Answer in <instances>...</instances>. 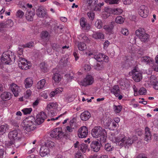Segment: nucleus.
<instances>
[{
    "label": "nucleus",
    "instance_id": "nucleus-1",
    "mask_svg": "<svg viewBox=\"0 0 158 158\" xmlns=\"http://www.w3.org/2000/svg\"><path fill=\"white\" fill-rule=\"evenodd\" d=\"M109 139L118 145L124 146L128 149L133 143V140L129 138H127L122 135L117 136L114 133H111L109 137Z\"/></svg>",
    "mask_w": 158,
    "mask_h": 158
},
{
    "label": "nucleus",
    "instance_id": "nucleus-2",
    "mask_svg": "<svg viewBox=\"0 0 158 158\" xmlns=\"http://www.w3.org/2000/svg\"><path fill=\"white\" fill-rule=\"evenodd\" d=\"M91 134L95 138L99 137L100 142H105L106 139L107 133L104 129L100 126H96L92 130Z\"/></svg>",
    "mask_w": 158,
    "mask_h": 158
},
{
    "label": "nucleus",
    "instance_id": "nucleus-3",
    "mask_svg": "<svg viewBox=\"0 0 158 158\" xmlns=\"http://www.w3.org/2000/svg\"><path fill=\"white\" fill-rule=\"evenodd\" d=\"M8 136L10 140L9 142L10 145L14 144L15 147L17 148L19 145H15L17 142V140H20L22 138L20 131L19 130H15L10 131L8 133Z\"/></svg>",
    "mask_w": 158,
    "mask_h": 158
},
{
    "label": "nucleus",
    "instance_id": "nucleus-4",
    "mask_svg": "<svg viewBox=\"0 0 158 158\" xmlns=\"http://www.w3.org/2000/svg\"><path fill=\"white\" fill-rule=\"evenodd\" d=\"M35 118L33 116L26 118L23 121V124L26 130L30 132L35 130L37 127L35 124Z\"/></svg>",
    "mask_w": 158,
    "mask_h": 158
},
{
    "label": "nucleus",
    "instance_id": "nucleus-5",
    "mask_svg": "<svg viewBox=\"0 0 158 158\" xmlns=\"http://www.w3.org/2000/svg\"><path fill=\"white\" fill-rule=\"evenodd\" d=\"M15 56L10 51H8L3 52L1 57L2 63L5 64H11L15 60Z\"/></svg>",
    "mask_w": 158,
    "mask_h": 158
},
{
    "label": "nucleus",
    "instance_id": "nucleus-6",
    "mask_svg": "<svg viewBox=\"0 0 158 158\" xmlns=\"http://www.w3.org/2000/svg\"><path fill=\"white\" fill-rule=\"evenodd\" d=\"M26 7L23 6V7L27 9V12L26 14V18L28 21H32L33 20V17L35 15V7L32 6L31 4L27 3L26 4Z\"/></svg>",
    "mask_w": 158,
    "mask_h": 158
},
{
    "label": "nucleus",
    "instance_id": "nucleus-7",
    "mask_svg": "<svg viewBox=\"0 0 158 158\" xmlns=\"http://www.w3.org/2000/svg\"><path fill=\"white\" fill-rule=\"evenodd\" d=\"M88 8L90 10H94L95 11H100L101 7L104 5V3H98V0H88Z\"/></svg>",
    "mask_w": 158,
    "mask_h": 158
},
{
    "label": "nucleus",
    "instance_id": "nucleus-8",
    "mask_svg": "<svg viewBox=\"0 0 158 158\" xmlns=\"http://www.w3.org/2000/svg\"><path fill=\"white\" fill-rule=\"evenodd\" d=\"M135 34L142 42H145L149 40V35L145 32L143 28H139L137 30L135 31Z\"/></svg>",
    "mask_w": 158,
    "mask_h": 158
},
{
    "label": "nucleus",
    "instance_id": "nucleus-9",
    "mask_svg": "<svg viewBox=\"0 0 158 158\" xmlns=\"http://www.w3.org/2000/svg\"><path fill=\"white\" fill-rule=\"evenodd\" d=\"M65 135L64 133L62 131L61 128L59 127L54 129L51 131L50 134L51 137L56 139L61 138Z\"/></svg>",
    "mask_w": 158,
    "mask_h": 158
},
{
    "label": "nucleus",
    "instance_id": "nucleus-10",
    "mask_svg": "<svg viewBox=\"0 0 158 158\" xmlns=\"http://www.w3.org/2000/svg\"><path fill=\"white\" fill-rule=\"evenodd\" d=\"M94 79L91 75H87L86 77L81 81L79 84L82 86H86L91 85L93 82Z\"/></svg>",
    "mask_w": 158,
    "mask_h": 158
},
{
    "label": "nucleus",
    "instance_id": "nucleus-11",
    "mask_svg": "<svg viewBox=\"0 0 158 158\" xmlns=\"http://www.w3.org/2000/svg\"><path fill=\"white\" fill-rule=\"evenodd\" d=\"M25 61H27V60L25 59L22 57L19 58L18 62L19 66L21 69L24 70H27L31 67L29 65H28L27 62H25Z\"/></svg>",
    "mask_w": 158,
    "mask_h": 158
},
{
    "label": "nucleus",
    "instance_id": "nucleus-12",
    "mask_svg": "<svg viewBox=\"0 0 158 158\" xmlns=\"http://www.w3.org/2000/svg\"><path fill=\"white\" fill-rule=\"evenodd\" d=\"M88 133V128L86 126H82L80 128L78 131V135L79 138H85Z\"/></svg>",
    "mask_w": 158,
    "mask_h": 158
},
{
    "label": "nucleus",
    "instance_id": "nucleus-13",
    "mask_svg": "<svg viewBox=\"0 0 158 158\" xmlns=\"http://www.w3.org/2000/svg\"><path fill=\"white\" fill-rule=\"evenodd\" d=\"M132 73L133 74V78L135 82H139L142 79V73L137 71L136 69H135L132 71Z\"/></svg>",
    "mask_w": 158,
    "mask_h": 158
},
{
    "label": "nucleus",
    "instance_id": "nucleus-14",
    "mask_svg": "<svg viewBox=\"0 0 158 158\" xmlns=\"http://www.w3.org/2000/svg\"><path fill=\"white\" fill-rule=\"evenodd\" d=\"M138 12L141 16L146 18L148 15V8L144 5H142L139 7Z\"/></svg>",
    "mask_w": 158,
    "mask_h": 158
},
{
    "label": "nucleus",
    "instance_id": "nucleus-15",
    "mask_svg": "<svg viewBox=\"0 0 158 158\" xmlns=\"http://www.w3.org/2000/svg\"><path fill=\"white\" fill-rule=\"evenodd\" d=\"M36 14L40 18H43L47 16L46 10L42 6L38 7L36 10Z\"/></svg>",
    "mask_w": 158,
    "mask_h": 158
},
{
    "label": "nucleus",
    "instance_id": "nucleus-16",
    "mask_svg": "<svg viewBox=\"0 0 158 158\" xmlns=\"http://www.w3.org/2000/svg\"><path fill=\"white\" fill-rule=\"evenodd\" d=\"M102 143H100L97 141H92L90 143V147L92 151L96 152H98L101 148L100 144Z\"/></svg>",
    "mask_w": 158,
    "mask_h": 158
},
{
    "label": "nucleus",
    "instance_id": "nucleus-17",
    "mask_svg": "<svg viewBox=\"0 0 158 158\" xmlns=\"http://www.w3.org/2000/svg\"><path fill=\"white\" fill-rule=\"evenodd\" d=\"M11 89L15 97L19 96L20 92V89L19 87L15 84H12L11 86Z\"/></svg>",
    "mask_w": 158,
    "mask_h": 158
},
{
    "label": "nucleus",
    "instance_id": "nucleus-18",
    "mask_svg": "<svg viewBox=\"0 0 158 158\" xmlns=\"http://www.w3.org/2000/svg\"><path fill=\"white\" fill-rule=\"evenodd\" d=\"M91 117V114L88 111H85L81 113L80 117L81 120L86 121L88 120Z\"/></svg>",
    "mask_w": 158,
    "mask_h": 158
},
{
    "label": "nucleus",
    "instance_id": "nucleus-19",
    "mask_svg": "<svg viewBox=\"0 0 158 158\" xmlns=\"http://www.w3.org/2000/svg\"><path fill=\"white\" fill-rule=\"evenodd\" d=\"M49 148L47 146L43 145L40 148V154L41 156L44 157L49 154Z\"/></svg>",
    "mask_w": 158,
    "mask_h": 158
},
{
    "label": "nucleus",
    "instance_id": "nucleus-20",
    "mask_svg": "<svg viewBox=\"0 0 158 158\" xmlns=\"http://www.w3.org/2000/svg\"><path fill=\"white\" fill-rule=\"evenodd\" d=\"M111 93L117 97L120 94V91L118 85H114L112 88L110 89Z\"/></svg>",
    "mask_w": 158,
    "mask_h": 158
},
{
    "label": "nucleus",
    "instance_id": "nucleus-21",
    "mask_svg": "<svg viewBox=\"0 0 158 158\" xmlns=\"http://www.w3.org/2000/svg\"><path fill=\"white\" fill-rule=\"evenodd\" d=\"M84 18H81L80 20V24L83 28H84L85 30H88L90 29V26L89 24H87Z\"/></svg>",
    "mask_w": 158,
    "mask_h": 158
},
{
    "label": "nucleus",
    "instance_id": "nucleus-22",
    "mask_svg": "<svg viewBox=\"0 0 158 158\" xmlns=\"http://www.w3.org/2000/svg\"><path fill=\"white\" fill-rule=\"evenodd\" d=\"M151 134L149 128L146 127L145 128L144 140L147 141L151 139Z\"/></svg>",
    "mask_w": 158,
    "mask_h": 158
},
{
    "label": "nucleus",
    "instance_id": "nucleus-23",
    "mask_svg": "<svg viewBox=\"0 0 158 158\" xmlns=\"http://www.w3.org/2000/svg\"><path fill=\"white\" fill-rule=\"evenodd\" d=\"M11 94L9 92H4L1 95V98L3 101L9 100L11 98Z\"/></svg>",
    "mask_w": 158,
    "mask_h": 158
},
{
    "label": "nucleus",
    "instance_id": "nucleus-24",
    "mask_svg": "<svg viewBox=\"0 0 158 158\" xmlns=\"http://www.w3.org/2000/svg\"><path fill=\"white\" fill-rule=\"evenodd\" d=\"M9 129L8 125L6 124L0 126V135L5 133Z\"/></svg>",
    "mask_w": 158,
    "mask_h": 158
},
{
    "label": "nucleus",
    "instance_id": "nucleus-25",
    "mask_svg": "<svg viewBox=\"0 0 158 158\" xmlns=\"http://www.w3.org/2000/svg\"><path fill=\"white\" fill-rule=\"evenodd\" d=\"M57 107V105L56 103H50L47 105L45 111H46V110L49 111L50 110H56Z\"/></svg>",
    "mask_w": 158,
    "mask_h": 158
},
{
    "label": "nucleus",
    "instance_id": "nucleus-26",
    "mask_svg": "<svg viewBox=\"0 0 158 158\" xmlns=\"http://www.w3.org/2000/svg\"><path fill=\"white\" fill-rule=\"evenodd\" d=\"M140 60L142 62L146 64H150L152 62V60L148 56L142 57H141Z\"/></svg>",
    "mask_w": 158,
    "mask_h": 158
},
{
    "label": "nucleus",
    "instance_id": "nucleus-27",
    "mask_svg": "<svg viewBox=\"0 0 158 158\" xmlns=\"http://www.w3.org/2000/svg\"><path fill=\"white\" fill-rule=\"evenodd\" d=\"M92 37L96 39H103L104 36L103 34L100 32H95L92 35Z\"/></svg>",
    "mask_w": 158,
    "mask_h": 158
},
{
    "label": "nucleus",
    "instance_id": "nucleus-28",
    "mask_svg": "<svg viewBox=\"0 0 158 158\" xmlns=\"http://www.w3.org/2000/svg\"><path fill=\"white\" fill-rule=\"evenodd\" d=\"M103 28L107 32L111 33L113 32L114 25L111 23L110 24L104 25L103 27Z\"/></svg>",
    "mask_w": 158,
    "mask_h": 158
},
{
    "label": "nucleus",
    "instance_id": "nucleus-29",
    "mask_svg": "<svg viewBox=\"0 0 158 158\" xmlns=\"http://www.w3.org/2000/svg\"><path fill=\"white\" fill-rule=\"evenodd\" d=\"M25 87L26 88H28L31 87L33 84V81L31 78H27L25 80L24 82Z\"/></svg>",
    "mask_w": 158,
    "mask_h": 158
},
{
    "label": "nucleus",
    "instance_id": "nucleus-30",
    "mask_svg": "<svg viewBox=\"0 0 158 158\" xmlns=\"http://www.w3.org/2000/svg\"><path fill=\"white\" fill-rule=\"evenodd\" d=\"M3 23L4 27H9L13 25L14 22L11 19H8Z\"/></svg>",
    "mask_w": 158,
    "mask_h": 158
},
{
    "label": "nucleus",
    "instance_id": "nucleus-31",
    "mask_svg": "<svg viewBox=\"0 0 158 158\" xmlns=\"http://www.w3.org/2000/svg\"><path fill=\"white\" fill-rule=\"evenodd\" d=\"M45 83V80L43 79L39 81L37 85V88L38 89H41L44 87Z\"/></svg>",
    "mask_w": 158,
    "mask_h": 158
},
{
    "label": "nucleus",
    "instance_id": "nucleus-32",
    "mask_svg": "<svg viewBox=\"0 0 158 158\" xmlns=\"http://www.w3.org/2000/svg\"><path fill=\"white\" fill-rule=\"evenodd\" d=\"M52 79L54 80L55 82L58 83L61 80L60 75L58 73H55L54 74L52 77Z\"/></svg>",
    "mask_w": 158,
    "mask_h": 158
},
{
    "label": "nucleus",
    "instance_id": "nucleus-33",
    "mask_svg": "<svg viewBox=\"0 0 158 158\" xmlns=\"http://www.w3.org/2000/svg\"><path fill=\"white\" fill-rule=\"evenodd\" d=\"M103 54L100 53L97 55H95L94 58L98 62L102 61L103 60Z\"/></svg>",
    "mask_w": 158,
    "mask_h": 158
},
{
    "label": "nucleus",
    "instance_id": "nucleus-34",
    "mask_svg": "<svg viewBox=\"0 0 158 158\" xmlns=\"http://www.w3.org/2000/svg\"><path fill=\"white\" fill-rule=\"evenodd\" d=\"M77 47L78 49L81 51H83L86 48V44L83 43L78 42L77 44Z\"/></svg>",
    "mask_w": 158,
    "mask_h": 158
},
{
    "label": "nucleus",
    "instance_id": "nucleus-35",
    "mask_svg": "<svg viewBox=\"0 0 158 158\" xmlns=\"http://www.w3.org/2000/svg\"><path fill=\"white\" fill-rule=\"evenodd\" d=\"M78 148L83 152H85L86 150L88 149V146L86 144L83 143L78 146Z\"/></svg>",
    "mask_w": 158,
    "mask_h": 158
},
{
    "label": "nucleus",
    "instance_id": "nucleus-36",
    "mask_svg": "<svg viewBox=\"0 0 158 158\" xmlns=\"http://www.w3.org/2000/svg\"><path fill=\"white\" fill-rule=\"evenodd\" d=\"M55 145V143L54 142L50 140H48L45 143L44 145L47 146V148H52Z\"/></svg>",
    "mask_w": 158,
    "mask_h": 158
},
{
    "label": "nucleus",
    "instance_id": "nucleus-37",
    "mask_svg": "<svg viewBox=\"0 0 158 158\" xmlns=\"http://www.w3.org/2000/svg\"><path fill=\"white\" fill-rule=\"evenodd\" d=\"M95 26L98 29H100L102 28L103 26L102 21L100 19H98L95 22Z\"/></svg>",
    "mask_w": 158,
    "mask_h": 158
},
{
    "label": "nucleus",
    "instance_id": "nucleus-38",
    "mask_svg": "<svg viewBox=\"0 0 158 158\" xmlns=\"http://www.w3.org/2000/svg\"><path fill=\"white\" fill-rule=\"evenodd\" d=\"M36 117L41 118V119H44V120H45L47 118V116L45 112H42L37 114Z\"/></svg>",
    "mask_w": 158,
    "mask_h": 158
},
{
    "label": "nucleus",
    "instance_id": "nucleus-39",
    "mask_svg": "<svg viewBox=\"0 0 158 158\" xmlns=\"http://www.w3.org/2000/svg\"><path fill=\"white\" fill-rule=\"evenodd\" d=\"M48 33L47 31H43L41 34V38L44 40H46L48 39Z\"/></svg>",
    "mask_w": 158,
    "mask_h": 158
},
{
    "label": "nucleus",
    "instance_id": "nucleus-40",
    "mask_svg": "<svg viewBox=\"0 0 158 158\" xmlns=\"http://www.w3.org/2000/svg\"><path fill=\"white\" fill-rule=\"evenodd\" d=\"M52 47V49L57 51H59L61 49V46L55 43L53 44Z\"/></svg>",
    "mask_w": 158,
    "mask_h": 158
},
{
    "label": "nucleus",
    "instance_id": "nucleus-41",
    "mask_svg": "<svg viewBox=\"0 0 158 158\" xmlns=\"http://www.w3.org/2000/svg\"><path fill=\"white\" fill-rule=\"evenodd\" d=\"M104 148L108 152L112 151L114 148L111 144L109 143H107L105 145Z\"/></svg>",
    "mask_w": 158,
    "mask_h": 158
},
{
    "label": "nucleus",
    "instance_id": "nucleus-42",
    "mask_svg": "<svg viewBox=\"0 0 158 158\" xmlns=\"http://www.w3.org/2000/svg\"><path fill=\"white\" fill-rule=\"evenodd\" d=\"M113 107L114 111L116 113H119L121 111L122 109V107L120 105H114Z\"/></svg>",
    "mask_w": 158,
    "mask_h": 158
},
{
    "label": "nucleus",
    "instance_id": "nucleus-43",
    "mask_svg": "<svg viewBox=\"0 0 158 158\" xmlns=\"http://www.w3.org/2000/svg\"><path fill=\"white\" fill-rule=\"evenodd\" d=\"M124 21V19L121 16H118L115 19V22L118 23H123Z\"/></svg>",
    "mask_w": 158,
    "mask_h": 158
},
{
    "label": "nucleus",
    "instance_id": "nucleus-44",
    "mask_svg": "<svg viewBox=\"0 0 158 158\" xmlns=\"http://www.w3.org/2000/svg\"><path fill=\"white\" fill-rule=\"evenodd\" d=\"M40 67L42 71L44 72L47 71V65L45 63L43 62L41 63L40 65Z\"/></svg>",
    "mask_w": 158,
    "mask_h": 158
},
{
    "label": "nucleus",
    "instance_id": "nucleus-45",
    "mask_svg": "<svg viewBox=\"0 0 158 158\" xmlns=\"http://www.w3.org/2000/svg\"><path fill=\"white\" fill-rule=\"evenodd\" d=\"M32 111V109L31 108H24L22 110L24 114H29Z\"/></svg>",
    "mask_w": 158,
    "mask_h": 158
},
{
    "label": "nucleus",
    "instance_id": "nucleus-46",
    "mask_svg": "<svg viewBox=\"0 0 158 158\" xmlns=\"http://www.w3.org/2000/svg\"><path fill=\"white\" fill-rule=\"evenodd\" d=\"M94 68L97 70H99L102 69L103 66L102 64L98 63L96 65L94 66Z\"/></svg>",
    "mask_w": 158,
    "mask_h": 158
},
{
    "label": "nucleus",
    "instance_id": "nucleus-47",
    "mask_svg": "<svg viewBox=\"0 0 158 158\" xmlns=\"http://www.w3.org/2000/svg\"><path fill=\"white\" fill-rule=\"evenodd\" d=\"M127 59V58H126ZM130 61L128 59H126V60L124 62L123 64V67L124 68H128L130 66Z\"/></svg>",
    "mask_w": 158,
    "mask_h": 158
},
{
    "label": "nucleus",
    "instance_id": "nucleus-48",
    "mask_svg": "<svg viewBox=\"0 0 158 158\" xmlns=\"http://www.w3.org/2000/svg\"><path fill=\"white\" fill-rule=\"evenodd\" d=\"M114 15H119L121 14L123 12L122 9L120 8H114Z\"/></svg>",
    "mask_w": 158,
    "mask_h": 158
},
{
    "label": "nucleus",
    "instance_id": "nucleus-49",
    "mask_svg": "<svg viewBox=\"0 0 158 158\" xmlns=\"http://www.w3.org/2000/svg\"><path fill=\"white\" fill-rule=\"evenodd\" d=\"M60 62L61 63H62V65L64 66H66V65L68 64H69V59L66 58L65 59L64 58H62L60 60Z\"/></svg>",
    "mask_w": 158,
    "mask_h": 158
},
{
    "label": "nucleus",
    "instance_id": "nucleus-50",
    "mask_svg": "<svg viewBox=\"0 0 158 158\" xmlns=\"http://www.w3.org/2000/svg\"><path fill=\"white\" fill-rule=\"evenodd\" d=\"M105 11L107 13L113 14L114 9V8L106 7L105 8Z\"/></svg>",
    "mask_w": 158,
    "mask_h": 158
},
{
    "label": "nucleus",
    "instance_id": "nucleus-51",
    "mask_svg": "<svg viewBox=\"0 0 158 158\" xmlns=\"http://www.w3.org/2000/svg\"><path fill=\"white\" fill-rule=\"evenodd\" d=\"M119 0H105V2L110 4H118Z\"/></svg>",
    "mask_w": 158,
    "mask_h": 158
},
{
    "label": "nucleus",
    "instance_id": "nucleus-52",
    "mask_svg": "<svg viewBox=\"0 0 158 158\" xmlns=\"http://www.w3.org/2000/svg\"><path fill=\"white\" fill-rule=\"evenodd\" d=\"M139 93L140 95H145L147 93V90L145 88L142 87L139 89Z\"/></svg>",
    "mask_w": 158,
    "mask_h": 158
},
{
    "label": "nucleus",
    "instance_id": "nucleus-53",
    "mask_svg": "<svg viewBox=\"0 0 158 158\" xmlns=\"http://www.w3.org/2000/svg\"><path fill=\"white\" fill-rule=\"evenodd\" d=\"M150 81L152 84L153 85L157 81L156 78L154 75H152L150 77Z\"/></svg>",
    "mask_w": 158,
    "mask_h": 158
},
{
    "label": "nucleus",
    "instance_id": "nucleus-54",
    "mask_svg": "<svg viewBox=\"0 0 158 158\" xmlns=\"http://www.w3.org/2000/svg\"><path fill=\"white\" fill-rule=\"evenodd\" d=\"M31 92L30 89H27L24 94V98H28L31 95Z\"/></svg>",
    "mask_w": 158,
    "mask_h": 158
},
{
    "label": "nucleus",
    "instance_id": "nucleus-55",
    "mask_svg": "<svg viewBox=\"0 0 158 158\" xmlns=\"http://www.w3.org/2000/svg\"><path fill=\"white\" fill-rule=\"evenodd\" d=\"M44 120V119H41V118L36 117V119L35 121V124L37 125H39L43 123Z\"/></svg>",
    "mask_w": 158,
    "mask_h": 158
},
{
    "label": "nucleus",
    "instance_id": "nucleus-56",
    "mask_svg": "<svg viewBox=\"0 0 158 158\" xmlns=\"http://www.w3.org/2000/svg\"><path fill=\"white\" fill-rule=\"evenodd\" d=\"M24 15V13L22 10H18L16 13V15L17 17L19 18H22Z\"/></svg>",
    "mask_w": 158,
    "mask_h": 158
},
{
    "label": "nucleus",
    "instance_id": "nucleus-57",
    "mask_svg": "<svg viewBox=\"0 0 158 158\" xmlns=\"http://www.w3.org/2000/svg\"><path fill=\"white\" fill-rule=\"evenodd\" d=\"M87 15L89 19L91 20H93L94 19V14L93 12L91 11L88 12L87 13Z\"/></svg>",
    "mask_w": 158,
    "mask_h": 158
},
{
    "label": "nucleus",
    "instance_id": "nucleus-58",
    "mask_svg": "<svg viewBox=\"0 0 158 158\" xmlns=\"http://www.w3.org/2000/svg\"><path fill=\"white\" fill-rule=\"evenodd\" d=\"M121 32L122 34L125 35H128L129 33L128 30L126 28L122 29Z\"/></svg>",
    "mask_w": 158,
    "mask_h": 158
},
{
    "label": "nucleus",
    "instance_id": "nucleus-59",
    "mask_svg": "<svg viewBox=\"0 0 158 158\" xmlns=\"http://www.w3.org/2000/svg\"><path fill=\"white\" fill-rule=\"evenodd\" d=\"M34 44V43L33 42H29V43L26 44L25 45H23L24 48L27 47L29 48H31L32 47Z\"/></svg>",
    "mask_w": 158,
    "mask_h": 158
},
{
    "label": "nucleus",
    "instance_id": "nucleus-60",
    "mask_svg": "<svg viewBox=\"0 0 158 158\" xmlns=\"http://www.w3.org/2000/svg\"><path fill=\"white\" fill-rule=\"evenodd\" d=\"M76 123L73 121H71L69 123V125L68 126L71 128L74 129L76 127Z\"/></svg>",
    "mask_w": 158,
    "mask_h": 158
},
{
    "label": "nucleus",
    "instance_id": "nucleus-61",
    "mask_svg": "<svg viewBox=\"0 0 158 158\" xmlns=\"http://www.w3.org/2000/svg\"><path fill=\"white\" fill-rule=\"evenodd\" d=\"M63 88L61 87H59L57 88L55 90V92L56 94L60 93L63 91Z\"/></svg>",
    "mask_w": 158,
    "mask_h": 158
},
{
    "label": "nucleus",
    "instance_id": "nucleus-62",
    "mask_svg": "<svg viewBox=\"0 0 158 158\" xmlns=\"http://www.w3.org/2000/svg\"><path fill=\"white\" fill-rule=\"evenodd\" d=\"M108 127H114V128H115L117 127V123L114 122L112 123H109V122H108Z\"/></svg>",
    "mask_w": 158,
    "mask_h": 158
},
{
    "label": "nucleus",
    "instance_id": "nucleus-63",
    "mask_svg": "<svg viewBox=\"0 0 158 158\" xmlns=\"http://www.w3.org/2000/svg\"><path fill=\"white\" fill-rule=\"evenodd\" d=\"M74 98L72 97V96L69 95L66 97V99L69 102H70L73 101L74 100Z\"/></svg>",
    "mask_w": 158,
    "mask_h": 158
},
{
    "label": "nucleus",
    "instance_id": "nucleus-64",
    "mask_svg": "<svg viewBox=\"0 0 158 158\" xmlns=\"http://www.w3.org/2000/svg\"><path fill=\"white\" fill-rule=\"evenodd\" d=\"M84 69L86 71H89L91 69V67L89 64H85L84 66Z\"/></svg>",
    "mask_w": 158,
    "mask_h": 158
}]
</instances>
